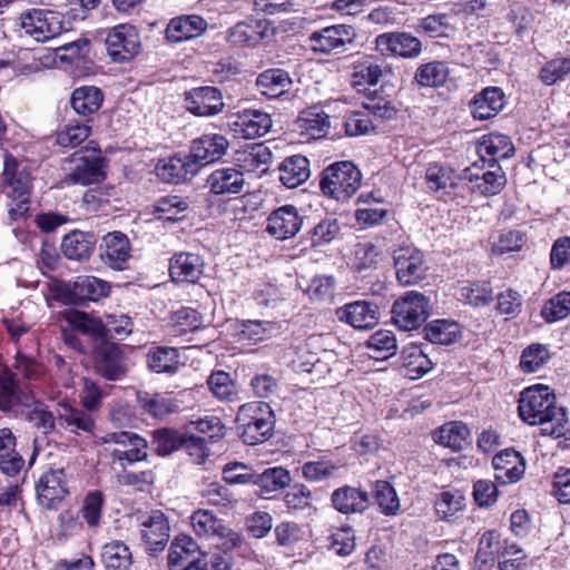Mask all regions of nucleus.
<instances>
[{"mask_svg":"<svg viewBox=\"0 0 570 570\" xmlns=\"http://www.w3.org/2000/svg\"><path fill=\"white\" fill-rule=\"evenodd\" d=\"M361 179V171L353 163L338 161L323 170L320 187L324 195L345 200L360 188Z\"/></svg>","mask_w":570,"mask_h":570,"instance_id":"5","label":"nucleus"},{"mask_svg":"<svg viewBox=\"0 0 570 570\" xmlns=\"http://www.w3.org/2000/svg\"><path fill=\"white\" fill-rule=\"evenodd\" d=\"M12 366L17 373L29 381H40L46 374V368L40 362L24 355L20 350L17 351Z\"/></svg>","mask_w":570,"mask_h":570,"instance_id":"64","label":"nucleus"},{"mask_svg":"<svg viewBox=\"0 0 570 570\" xmlns=\"http://www.w3.org/2000/svg\"><path fill=\"white\" fill-rule=\"evenodd\" d=\"M425 181L432 191H446L456 186L454 171L441 164H431L425 171Z\"/></svg>","mask_w":570,"mask_h":570,"instance_id":"55","label":"nucleus"},{"mask_svg":"<svg viewBox=\"0 0 570 570\" xmlns=\"http://www.w3.org/2000/svg\"><path fill=\"white\" fill-rule=\"evenodd\" d=\"M525 557V553L518 544L503 540L500 549H498V558L500 559L498 568L499 570H515L521 566Z\"/></svg>","mask_w":570,"mask_h":570,"instance_id":"63","label":"nucleus"},{"mask_svg":"<svg viewBox=\"0 0 570 570\" xmlns=\"http://www.w3.org/2000/svg\"><path fill=\"white\" fill-rule=\"evenodd\" d=\"M278 171L281 183L288 188H295L309 177V161L302 155H294L282 161Z\"/></svg>","mask_w":570,"mask_h":570,"instance_id":"33","label":"nucleus"},{"mask_svg":"<svg viewBox=\"0 0 570 570\" xmlns=\"http://www.w3.org/2000/svg\"><path fill=\"white\" fill-rule=\"evenodd\" d=\"M336 316L357 330L373 327L379 320L377 307L365 301L346 304L336 309Z\"/></svg>","mask_w":570,"mask_h":570,"instance_id":"25","label":"nucleus"},{"mask_svg":"<svg viewBox=\"0 0 570 570\" xmlns=\"http://www.w3.org/2000/svg\"><path fill=\"white\" fill-rule=\"evenodd\" d=\"M107 282L89 275L77 276L71 286V293L78 301H98L109 294Z\"/></svg>","mask_w":570,"mask_h":570,"instance_id":"42","label":"nucleus"},{"mask_svg":"<svg viewBox=\"0 0 570 570\" xmlns=\"http://www.w3.org/2000/svg\"><path fill=\"white\" fill-rule=\"evenodd\" d=\"M542 317L549 322L563 320L570 315V292H561L553 296L541 311Z\"/></svg>","mask_w":570,"mask_h":570,"instance_id":"62","label":"nucleus"},{"mask_svg":"<svg viewBox=\"0 0 570 570\" xmlns=\"http://www.w3.org/2000/svg\"><path fill=\"white\" fill-rule=\"evenodd\" d=\"M331 501L343 514L361 513L368 507V494L358 488L344 485L332 493Z\"/></svg>","mask_w":570,"mask_h":570,"instance_id":"28","label":"nucleus"},{"mask_svg":"<svg viewBox=\"0 0 570 570\" xmlns=\"http://www.w3.org/2000/svg\"><path fill=\"white\" fill-rule=\"evenodd\" d=\"M459 298L473 307L489 305L493 299L492 288L484 283H465L459 289Z\"/></svg>","mask_w":570,"mask_h":570,"instance_id":"52","label":"nucleus"},{"mask_svg":"<svg viewBox=\"0 0 570 570\" xmlns=\"http://www.w3.org/2000/svg\"><path fill=\"white\" fill-rule=\"evenodd\" d=\"M20 28L36 41L45 42L61 33V14L52 10L31 9L20 14Z\"/></svg>","mask_w":570,"mask_h":570,"instance_id":"8","label":"nucleus"},{"mask_svg":"<svg viewBox=\"0 0 570 570\" xmlns=\"http://www.w3.org/2000/svg\"><path fill=\"white\" fill-rule=\"evenodd\" d=\"M293 81L284 69H267L256 78V86L259 92L269 98H276L287 92Z\"/></svg>","mask_w":570,"mask_h":570,"instance_id":"32","label":"nucleus"},{"mask_svg":"<svg viewBox=\"0 0 570 570\" xmlns=\"http://www.w3.org/2000/svg\"><path fill=\"white\" fill-rule=\"evenodd\" d=\"M449 75L446 62L431 61L416 69L414 79L422 87H440L445 83Z\"/></svg>","mask_w":570,"mask_h":570,"instance_id":"48","label":"nucleus"},{"mask_svg":"<svg viewBox=\"0 0 570 570\" xmlns=\"http://www.w3.org/2000/svg\"><path fill=\"white\" fill-rule=\"evenodd\" d=\"M104 101L102 91L95 86L78 87L72 91L70 104L72 109L81 116L97 112Z\"/></svg>","mask_w":570,"mask_h":570,"instance_id":"38","label":"nucleus"},{"mask_svg":"<svg viewBox=\"0 0 570 570\" xmlns=\"http://www.w3.org/2000/svg\"><path fill=\"white\" fill-rule=\"evenodd\" d=\"M296 130L306 139H320L328 132L330 116L320 106L303 110L295 121Z\"/></svg>","mask_w":570,"mask_h":570,"instance_id":"26","label":"nucleus"},{"mask_svg":"<svg viewBox=\"0 0 570 570\" xmlns=\"http://www.w3.org/2000/svg\"><path fill=\"white\" fill-rule=\"evenodd\" d=\"M550 358L548 347L540 343H533L525 347L521 354L520 367L524 373H534Z\"/></svg>","mask_w":570,"mask_h":570,"instance_id":"58","label":"nucleus"},{"mask_svg":"<svg viewBox=\"0 0 570 570\" xmlns=\"http://www.w3.org/2000/svg\"><path fill=\"white\" fill-rule=\"evenodd\" d=\"M16 444L13 432L9 428L0 429V470L9 476L17 475L24 464Z\"/></svg>","mask_w":570,"mask_h":570,"instance_id":"31","label":"nucleus"},{"mask_svg":"<svg viewBox=\"0 0 570 570\" xmlns=\"http://www.w3.org/2000/svg\"><path fill=\"white\" fill-rule=\"evenodd\" d=\"M236 422L240 436L246 444L264 442L274 429V413L268 403L250 402L242 405Z\"/></svg>","mask_w":570,"mask_h":570,"instance_id":"4","label":"nucleus"},{"mask_svg":"<svg viewBox=\"0 0 570 570\" xmlns=\"http://www.w3.org/2000/svg\"><path fill=\"white\" fill-rule=\"evenodd\" d=\"M391 314L400 330H416L429 317L430 299L420 292L409 291L393 303Z\"/></svg>","mask_w":570,"mask_h":570,"instance_id":"6","label":"nucleus"},{"mask_svg":"<svg viewBox=\"0 0 570 570\" xmlns=\"http://www.w3.org/2000/svg\"><path fill=\"white\" fill-rule=\"evenodd\" d=\"M156 175L169 184H179L193 178L198 171L189 155H177L160 159L155 168Z\"/></svg>","mask_w":570,"mask_h":570,"instance_id":"22","label":"nucleus"},{"mask_svg":"<svg viewBox=\"0 0 570 570\" xmlns=\"http://www.w3.org/2000/svg\"><path fill=\"white\" fill-rule=\"evenodd\" d=\"M3 177L7 194L16 203L14 206L10 207L9 215L12 219H18L29 210L28 204L32 183L30 167L26 161L18 160L12 155L6 154Z\"/></svg>","mask_w":570,"mask_h":570,"instance_id":"3","label":"nucleus"},{"mask_svg":"<svg viewBox=\"0 0 570 570\" xmlns=\"http://www.w3.org/2000/svg\"><path fill=\"white\" fill-rule=\"evenodd\" d=\"M396 278L403 286L419 283L425 276V263L423 254L410 246L400 247L393 255Z\"/></svg>","mask_w":570,"mask_h":570,"instance_id":"12","label":"nucleus"},{"mask_svg":"<svg viewBox=\"0 0 570 570\" xmlns=\"http://www.w3.org/2000/svg\"><path fill=\"white\" fill-rule=\"evenodd\" d=\"M101 558L107 570H129L132 562L129 548L121 541L106 543Z\"/></svg>","mask_w":570,"mask_h":570,"instance_id":"47","label":"nucleus"},{"mask_svg":"<svg viewBox=\"0 0 570 570\" xmlns=\"http://www.w3.org/2000/svg\"><path fill=\"white\" fill-rule=\"evenodd\" d=\"M29 400L21 392L18 382L13 377V373L0 383V410L2 412H11L18 405L29 406Z\"/></svg>","mask_w":570,"mask_h":570,"instance_id":"50","label":"nucleus"},{"mask_svg":"<svg viewBox=\"0 0 570 570\" xmlns=\"http://www.w3.org/2000/svg\"><path fill=\"white\" fill-rule=\"evenodd\" d=\"M183 434L171 429H158L153 433V445L159 455H168L180 449Z\"/></svg>","mask_w":570,"mask_h":570,"instance_id":"61","label":"nucleus"},{"mask_svg":"<svg viewBox=\"0 0 570 570\" xmlns=\"http://www.w3.org/2000/svg\"><path fill=\"white\" fill-rule=\"evenodd\" d=\"M504 94L498 87H488L474 96L470 104L475 119L487 120L497 116L504 107Z\"/></svg>","mask_w":570,"mask_h":570,"instance_id":"27","label":"nucleus"},{"mask_svg":"<svg viewBox=\"0 0 570 570\" xmlns=\"http://www.w3.org/2000/svg\"><path fill=\"white\" fill-rule=\"evenodd\" d=\"M495 481L500 484L517 482L524 473L522 455L513 449H505L492 459Z\"/></svg>","mask_w":570,"mask_h":570,"instance_id":"24","label":"nucleus"},{"mask_svg":"<svg viewBox=\"0 0 570 570\" xmlns=\"http://www.w3.org/2000/svg\"><path fill=\"white\" fill-rule=\"evenodd\" d=\"M374 499L380 511L385 515H394L400 509L396 491L387 481L375 483Z\"/></svg>","mask_w":570,"mask_h":570,"instance_id":"57","label":"nucleus"},{"mask_svg":"<svg viewBox=\"0 0 570 570\" xmlns=\"http://www.w3.org/2000/svg\"><path fill=\"white\" fill-rule=\"evenodd\" d=\"M88 412L87 410L76 409L68 403H59L57 420L73 433L92 432L95 419Z\"/></svg>","mask_w":570,"mask_h":570,"instance_id":"35","label":"nucleus"},{"mask_svg":"<svg viewBox=\"0 0 570 570\" xmlns=\"http://www.w3.org/2000/svg\"><path fill=\"white\" fill-rule=\"evenodd\" d=\"M375 48L382 56L416 58L421 53V41L407 32H385L375 38Z\"/></svg>","mask_w":570,"mask_h":570,"instance_id":"14","label":"nucleus"},{"mask_svg":"<svg viewBox=\"0 0 570 570\" xmlns=\"http://www.w3.org/2000/svg\"><path fill=\"white\" fill-rule=\"evenodd\" d=\"M402 364L404 374L411 380H417L431 371L432 362L424 353L421 345L409 344L401 352Z\"/></svg>","mask_w":570,"mask_h":570,"instance_id":"34","label":"nucleus"},{"mask_svg":"<svg viewBox=\"0 0 570 570\" xmlns=\"http://www.w3.org/2000/svg\"><path fill=\"white\" fill-rule=\"evenodd\" d=\"M105 250L102 258L112 268L122 269L124 264L129 258V240L120 232L109 233L104 237Z\"/></svg>","mask_w":570,"mask_h":570,"instance_id":"37","label":"nucleus"},{"mask_svg":"<svg viewBox=\"0 0 570 570\" xmlns=\"http://www.w3.org/2000/svg\"><path fill=\"white\" fill-rule=\"evenodd\" d=\"M424 336L434 344L449 345L460 336V326L456 322L435 320L424 327Z\"/></svg>","mask_w":570,"mask_h":570,"instance_id":"46","label":"nucleus"},{"mask_svg":"<svg viewBox=\"0 0 570 570\" xmlns=\"http://www.w3.org/2000/svg\"><path fill=\"white\" fill-rule=\"evenodd\" d=\"M469 436L468 426L462 422L454 421L442 425L434 433V441L453 451H461L469 444Z\"/></svg>","mask_w":570,"mask_h":570,"instance_id":"41","label":"nucleus"},{"mask_svg":"<svg viewBox=\"0 0 570 570\" xmlns=\"http://www.w3.org/2000/svg\"><path fill=\"white\" fill-rule=\"evenodd\" d=\"M493 169L484 170L476 164L464 169L463 179L468 180L470 189L483 196H493L499 194L507 184L505 174L501 167L494 164L490 165Z\"/></svg>","mask_w":570,"mask_h":570,"instance_id":"15","label":"nucleus"},{"mask_svg":"<svg viewBox=\"0 0 570 570\" xmlns=\"http://www.w3.org/2000/svg\"><path fill=\"white\" fill-rule=\"evenodd\" d=\"M140 527L141 539L148 553L156 556L161 552L169 541L170 528L166 515L159 510H154L142 515Z\"/></svg>","mask_w":570,"mask_h":570,"instance_id":"13","label":"nucleus"},{"mask_svg":"<svg viewBox=\"0 0 570 570\" xmlns=\"http://www.w3.org/2000/svg\"><path fill=\"white\" fill-rule=\"evenodd\" d=\"M148 367L155 373L175 374L179 366L178 350L167 346H155L147 353Z\"/></svg>","mask_w":570,"mask_h":570,"instance_id":"43","label":"nucleus"},{"mask_svg":"<svg viewBox=\"0 0 570 570\" xmlns=\"http://www.w3.org/2000/svg\"><path fill=\"white\" fill-rule=\"evenodd\" d=\"M99 443L104 445V451L115 472L145 461L148 456L147 441L129 431L106 433L99 438Z\"/></svg>","mask_w":570,"mask_h":570,"instance_id":"2","label":"nucleus"},{"mask_svg":"<svg viewBox=\"0 0 570 570\" xmlns=\"http://www.w3.org/2000/svg\"><path fill=\"white\" fill-rule=\"evenodd\" d=\"M207 184L210 191L217 195L238 194L244 186V177L235 168H222L209 175Z\"/></svg>","mask_w":570,"mask_h":570,"instance_id":"39","label":"nucleus"},{"mask_svg":"<svg viewBox=\"0 0 570 570\" xmlns=\"http://www.w3.org/2000/svg\"><path fill=\"white\" fill-rule=\"evenodd\" d=\"M229 141L220 134H204L193 140L189 157L195 161L196 169L219 160L228 150Z\"/></svg>","mask_w":570,"mask_h":570,"instance_id":"16","label":"nucleus"},{"mask_svg":"<svg viewBox=\"0 0 570 570\" xmlns=\"http://www.w3.org/2000/svg\"><path fill=\"white\" fill-rule=\"evenodd\" d=\"M355 37L351 26L334 24L314 31L308 37L312 50L321 53H331L341 50L351 43Z\"/></svg>","mask_w":570,"mask_h":570,"instance_id":"18","label":"nucleus"},{"mask_svg":"<svg viewBox=\"0 0 570 570\" xmlns=\"http://www.w3.org/2000/svg\"><path fill=\"white\" fill-rule=\"evenodd\" d=\"M68 322L80 330L82 333L88 334L95 338L106 337L105 323L100 320L90 317L88 314L79 311H71L67 316Z\"/></svg>","mask_w":570,"mask_h":570,"instance_id":"59","label":"nucleus"},{"mask_svg":"<svg viewBox=\"0 0 570 570\" xmlns=\"http://www.w3.org/2000/svg\"><path fill=\"white\" fill-rule=\"evenodd\" d=\"M370 355L376 360H385L395 355L397 351L396 337L393 332L379 330L366 342Z\"/></svg>","mask_w":570,"mask_h":570,"instance_id":"49","label":"nucleus"},{"mask_svg":"<svg viewBox=\"0 0 570 570\" xmlns=\"http://www.w3.org/2000/svg\"><path fill=\"white\" fill-rule=\"evenodd\" d=\"M478 154L481 158L491 157L492 160L505 159L514 154L511 139L502 134H489L483 136L478 146Z\"/></svg>","mask_w":570,"mask_h":570,"instance_id":"44","label":"nucleus"},{"mask_svg":"<svg viewBox=\"0 0 570 570\" xmlns=\"http://www.w3.org/2000/svg\"><path fill=\"white\" fill-rule=\"evenodd\" d=\"M96 372L109 380H120L127 372L121 350L114 343L102 342L95 352Z\"/></svg>","mask_w":570,"mask_h":570,"instance_id":"19","label":"nucleus"},{"mask_svg":"<svg viewBox=\"0 0 570 570\" xmlns=\"http://www.w3.org/2000/svg\"><path fill=\"white\" fill-rule=\"evenodd\" d=\"M88 119L86 124L69 122L57 134V144L65 148H75L83 142L91 132Z\"/></svg>","mask_w":570,"mask_h":570,"instance_id":"56","label":"nucleus"},{"mask_svg":"<svg viewBox=\"0 0 570 570\" xmlns=\"http://www.w3.org/2000/svg\"><path fill=\"white\" fill-rule=\"evenodd\" d=\"M68 493L69 490L63 469L45 472L36 484L37 501L43 509H57Z\"/></svg>","mask_w":570,"mask_h":570,"instance_id":"11","label":"nucleus"},{"mask_svg":"<svg viewBox=\"0 0 570 570\" xmlns=\"http://www.w3.org/2000/svg\"><path fill=\"white\" fill-rule=\"evenodd\" d=\"M72 161L75 166L67 176L69 181L90 185L98 184L105 179L104 159L96 149H94L91 155L76 157Z\"/></svg>","mask_w":570,"mask_h":570,"instance_id":"21","label":"nucleus"},{"mask_svg":"<svg viewBox=\"0 0 570 570\" xmlns=\"http://www.w3.org/2000/svg\"><path fill=\"white\" fill-rule=\"evenodd\" d=\"M190 522L199 538L213 540L216 547L224 550L234 549L242 542L239 533L226 527L223 520L208 510L194 512Z\"/></svg>","mask_w":570,"mask_h":570,"instance_id":"7","label":"nucleus"},{"mask_svg":"<svg viewBox=\"0 0 570 570\" xmlns=\"http://www.w3.org/2000/svg\"><path fill=\"white\" fill-rule=\"evenodd\" d=\"M199 546L188 535L177 537L170 544L168 554L169 570H180L190 561L196 560Z\"/></svg>","mask_w":570,"mask_h":570,"instance_id":"40","label":"nucleus"},{"mask_svg":"<svg viewBox=\"0 0 570 570\" xmlns=\"http://www.w3.org/2000/svg\"><path fill=\"white\" fill-rule=\"evenodd\" d=\"M228 127L237 138L254 139L269 131L272 119L268 114L261 110L245 109L229 116Z\"/></svg>","mask_w":570,"mask_h":570,"instance_id":"10","label":"nucleus"},{"mask_svg":"<svg viewBox=\"0 0 570 570\" xmlns=\"http://www.w3.org/2000/svg\"><path fill=\"white\" fill-rule=\"evenodd\" d=\"M95 244L96 237L94 234L73 230L63 237L61 250L69 259L82 261L90 256Z\"/></svg>","mask_w":570,"mask_h":570,"instance_id":"36","label":"nucleus"},{"mask_svg":"<svg viewBox=\"0 0 570 570\" xmlns=\"http://www.w3.org/2000/svg\"><path fill=\"white\" fill-rule=\"evenodd\" d=\"M106 48L110 58L116 62L128 61L140 51V37L135 27L119 24L109 30Z\"/></svg>","mask_w":570,"mask_h":570,"instance_id":"9","label":"nucleus"},{"mask_svg":"<svg viewBox=\"0 0 570 570\" xmlns=\"http://www.w3.org/2000/svg\"><path fill=\"white\" fill-rule=\"evenodd\" d=\"M204 267L205 263L198 254L181 252L171 257L169 274L174 282L195 284L203 276Z\"/></svg>","mask_w":570,"mask_h":570,"instance_id":"23","label":"nucleus"},{"mask_svg":"<svg viewBox=\"0 0 570 570\" xmlns=\"http://www.w3.org/2000/svg\"><path fill=\"white\" fill-rule=\"evenodd\" d=\"M186 108L194 115L207 117L223 110L220 91L215 87H199L188 91L185 97Z\"/></svg>","mask_w":570,"mask_h":570,"instance_id":"20","label":"nucleus"},{"mask_svg":"<svg viewBox=\"0 0 570 570\" xmlns=\"http://www.w3.org/2000/svg\"><path fill=\"white\" fill-rule=\"evenodd\" d=\"M265 36L261 21L248 20L236 23L227 30V40L234 45H255Z\"/></svg>","mask_w":570,"mask_h":570,"instance_id":"45","label":"nucleus"},{"mask_svg":"<svg viewBox=\"0 0 570 570\" xmlns=\"http://www.w3.org/2000/svg\"><path fill=\"white\" fill-rule=\"evenodd\" d=\"M254 483L265 493L276 492L289 485L291 475L282 466L266 469L263 473L255 475Z\"/></svg>","mask_w":570,"mask_h":570,"instance_id":"53","label":"nucleus"},{"mask_svg":"<svg viewBox=\"0 0 570 570\" xmlns=\"http://www.w3.org/2000/svg\"><path fill=\"white\" fill-rule=\"evenodd\" d=\"M304 218L293 205H284L273 210L267 218L266 232L276 239L294 237L302 228Z\"/></svg>","mask_w":570,"mask_h":570,"instance_id":"17","label":"nucleus"},{"mask_svg":"<svg viewBox=\"0 0 570 570\" xmlns=\"http://www.w3.org/2000/svg\"><path fill=\"white\" fill-rule=\"evenodd\" d=\"M31 409L26 413V420L32 428L47 435L56 430L57 413L48 410V406L41 401H33L29 404Z\"/></svg>","mask_w":570,"mask_h":570,"instance_id":"51","label":"nucleus"},{"mask_svg":"<svg viewBox=\"0 0 570 570\" xmlns=\"http://www.w3.org/2000/svg\"><path fill=\"white\" fill-rule=\"evenodd\" d=\"M104 502V494L97 490L89 492L85 497L80 514L90 528H97L99 525Z\"/></svg>","mask_w":570,"mask_h":570,"instance_id":"60","label":"nucleus"},{"mask_svg":"<svg viewBox=\"0 0 570 570\" xmlns=\"http://www.w3.org/2000/svg\"><path fill=\"white\" fill-rule=\"evenodd\" d=\"M519 415L530 425H540L541 433L552 438H561L567 432L566 410L557 405L553 391L542 384L527 387L520 394Z\"/></svg>","mask_w":570,"mask_h":570,"instance_id":"1","label":"nucleus"},{"mask_svg":"<svg viewBox=\"0 0 570 570\" xmlns=\"http://www.w3.org/2000/svg\"><path fill=\"white\" fill-rule=\"evenodd\" d=\"M144 410L156 419H163L183 409V401L173 395H155L142 404Z\"/></svg>","mask_w":570,"mask_h":570,"instance_id":"54","label":"nucleus"},{"mask_svg":"<svg viewBox=\"0 0 570 570\" xmlns=\"http://www.w3.org/2000/svg\"><path fill=\"white\" fill-rule=\"evenodd\" d=\"M207 29V22L199 16L177 17L170 20L166 37L171 42H181L199 37Z\"/></svg>","mask_w":570,"mask_h":570,"instance_id":"29","label":"nucleus"},{"mask_svg":"<svg viewBox=\"0 0 570 570\" xmlns=\"http://www.w3.org/2000/svg\"><path fill=\"white\" fill-rule=\"evenodd\" d=\"M273 154L264 144H253L238 150L236 161L246 173H265L272 161Z\"/></svg>","mask_w":570,"mask_h":570,"instance_id":"30","label":"nucleus"}]
</instances>
